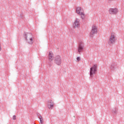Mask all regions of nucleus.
<instances>
[{
	"label": "nucleus",
	"mask_w": 124,
	"mask_h": 124,
	"mask_svg": "<svg viewBox=\"0 0 124 124\" xmlns=\"http://www.w3.org/2000/svg\"><path fill=\"white\" fill-rule=\"evenodd\" d=\"M84 43L83 42H80L78 44V54L80 55V54L84 51Z\"/></svg>",
	"instance_id": "obj_4"
},
{
	"label": "nucleus",
	"mask_w": 124,
	"mask_h": 124,
	"mask_svg": "<svg viewBox=\"0 0 124 124\" xmlns=\"http://www.w3.org/2000/svg\"><path fill=\"white\" fill-rule=\"evenodd\" d=\"M39 119L40 120V124H43L44 123V121L43 120V118H42V116H40Z\"/></svg>",
	"instance_id": "obj_14"
},
{
	"label": "nucleus",
	"mask_w": 124,
	"mask_h": 124,
	"mask_svg": "<svg viewBox=\"0 0 124 124\" xmlns=\"http://www.w3.org/2000/svg\"><path fill=\"white\" fill-rule=\"evenodd\" d=\"M54 62L57 64V65H60L62 64V57L58 55L54 58Z\"/></svg>",
	"instance_id": "obj_6"
},
{
	"label": "nucleus",
	"mask_w": 124,
	"mask_h": 124,
	"mask_svg": "<svg viewBox=\"0 0 124 124\" xmlns=\"http://www.w3.org/2000/svg\"><path fill=\"white\" fill-rule=\"evenodd\" d=\"M112 113H114V114H117V109H115L112 111Z\"/></svg>",
	"instance_id": "obj_18"
},
{
	"label": "nucleus",
	"mask_w": 124,
	"mask_h": 124,
	"mask_svg": "<svg viewBox=\"0 0 124 124\" xmlns=\"http://www.w3.org/2000/svg\"><path fill=\"white\" fill-rule=\"evenodd\" d=\"M80 27V20L78 18H77L74 23L73 24V28L75 29L76 28Z\"/></svg>",
	"instance_id": "obj_7"
},
{
	"label": "nucleus",
	"mask_w": 124,
	"mask_h": 124,
	"mask_svg": "<svg viewBox=\"0 0 124 124\" xmlns=\"http://www.w3.org/2000/svg\"><path fill=\"white\" fill-rule=\"evenodd\" d=\"M109 1H112V0H108Z\"/></svg>",
	"instance_id": "obj_20"
},
{
	"label": "nucleus",
	"mask_w": 124,
	"mask_h": 124,
	"mask_svg": "<svg viewBox=\"0 0 124 124\" xmlns=\"http://www.w3.org/2000/svg\"><path fill=\"white\" fill-rule=\"evenodd\" d=\"M48 64L49 67H51V66H52V65H53V63L52 62H50V61H49V62H48Z\"/></svg>",
	"instance_id": "obj_15"
},
{
	"label": "nucleus",
	"mask_w": 124,
	"mask_h": 124,
	"mask_svg": "<svg viewBox=\"0 0 124 124\" xmlns=\"http://www.w3.org/2000/svg\"><path fill=\"white\" fill-rule=\"evenodd\" d=\"M79 15L81 16V18L82 19V20H84L85 18H86V15L84 14V12H81V14H79Z\"/></svg>",
	"instance_id": "obj_13"
},
{
	"label": "nucleus",
	"mask_w": 124,
	"mask_h": 124,
	"mask_svg": "<svg viewBox=\"0 0 124 124\" xmlns=\"http://www.w3.org/2000/svg\"><path fill=\"white\" fill-rule=\"evenodd\" d=\"M77 13H78V14H81V13L82 12H84V11H83V9H82V8L80 7H78V8H77Z\"/></svg>",
	"instance_id": "obj_11"
},
{
	"label": "nucleus",
	"mask_w": 124,
	"mask_h": 124,
	"mask_svg": "<svg viewBox=\"0 0 124 124\" xmlns=\"http://www.w3.org/2000/svg\"><path fill=\"white\" fill-rule=\"evenodd\" d=\"M118 12H119V11L117 8H110L109 10V14H111L112 15H116V14H117Z\"/></svg>",
	"instance_id": "obj_8"
},
{
	"label": "nucleus",
	"mask_w": 124,
	"mask_h": 124,
	"mask_svg": "<svg viewBox=\"0 0 124 124\" xmlns=\"http://www.w3.org/2000/svg\"><path fill=\"white\" fill-rule=\"evenodd\" d=\"M116 40H117L116 36H115L114 34L111 33L108 41L109 45H111V44H115L116 43Z\"/></svg>",
	"instance_id": "obj_3"
},
{
	"label": "nucleus",
	"mask_w": 124,
	"mask_h": 124,
	"mask_svg": "<svg viewBox=\"0 0 124 124\" xmlns=\"http://www.w3.org/2000/svg\"><path fill=\"white\" fill-rule=\"evenodd\" d=\"M97 32V28L95 26L93 25L91 31L90 32V37H93V35Z\"/></svg>",
	"instance_id": "obj_5"
},
{
	"label": "nucleus",
	"mask_w": 124,
	"mask_h": 124,
	"mask_svg": "<svg viewBox=\"0 0 124 124\" xmlns=\"http://www.w3.org/2000/svg\"><path fill=\"white\" fill-rule=\"evenodd\" d=\"M47 107L49 109H52L54 108V102L52 100H49L47 102Z\"/></svg>",
	"instance_id": "obj_9"
},
{
	"label": "nucleus",
	"mask_w": 124,
	"mask_h": 124,
	"mask_svg": "<svg viewBox=\"0 0 124 124\" xmlns=\"http://www.w3.org/2000/svg\"><path fill=\"white\" fill-rule=\"evenodd\" d=\"M97 64H94L92 67L90 68V75L91 78H93V74L96 73L97 71Z\"/></svg>",
	"instance_id": "obj_2"
},
{
	"label": "nucleus",
	"mask_w": 124,
	"mask_h": 124,
	"mask_svg": "<svg viewBox=\"0 0 124 124\" xmlns=\"http://www.w3.org/2000/svg\"><path fill=\"white\" fill-rule=\"evenodd\" d=\"M77 60L78 62H80V61H81L80 57H77Z\"/></svg>",
	"instance_id": "obj_17"
},
{
	"label": "nucleus",
	"mask_w": 124,
	"mask_h": 124,
	"mask_svg": "<svg viewBox=\"0 0 124 124\" xmlns=\"http://www.w3.org/2000/svg\"><path fill=\"white\" fill-rule=\"evenodd\" d=\"M37 116H38V117L39 119V118H40V117H42V116L40 115V114H39V113H37Z\"/></svg>",
	"instance_id": "obj_16"
},
{
	"label": "nucleus",
	"mask_w": 124,
	"mask_h": 124,
	"mask_svg": "<svg viewBox=\"0 0 124 124\" xmlns=\"http://www.w3.org/2000/svg\"><path fill=\"white\" fill-rule=\"evenodd\" d=\"M116 69V68H115V63H111L110 65V70L111 71H114Z\"/></svg>",
	"instance_id": "obj_12"
},
{
	"label": "nucleus",
	"mask_w": 124,
	"mask_h": 124,
	"mask_svg": "<svg viewBox=\"0 0 124 124\" xmlns=\"http://www.w3.org/2000/svg\"><path fill=\"white\" fill-rule=\"evenodd\" d=\"M54 59V54L52 52H49L48 54V61L49 62H53Z\"/></svg>",
	"instance_id": "obj_10"
},
{
	"label": "nucleus",
	"mask_w": 124,
	"mask_h": 124,
	"mask_svg": "<svg viewBox=\"0 0 124 124\" xmlns=\"http://www.w3.org/2000/svg\"><path fill=\"white\" fill-rule=\"evenodd\" d=\"M25 40L29 44H32L33 43V39H32V34L31 33H24Z\"/></svg>",
	"instance_id": "obj_1"
},
{
	"label": "nucleus",
	"mask_w": 124,
	"mask_h": 124,
	"mask_svg": "<svg viewBox=\"0 0 124 124\" xmlns=\"http://www.w3.org/2000/svg\"><path fill=\"white\" fill-rule=\"evenodd\" d=\"M13 120H16V115H14L13 117Z\"/></svg>",
	"instance_id": "obj_19"
},
{
	"label": "nucleus",
	"mask_w": 124,
	"mask_h": 124,
	"mask_svg": "<svg viewBox=\"0 0 124 124\" xmlns=\"http://www.w3.org/2000/svg\"><path fill=\"white\" fill-rule=\"evenodd\" d=\"M21 17H22V15H20Z\"/></svg>",
	"instance_id": "obj_21"
}]
</instances>
